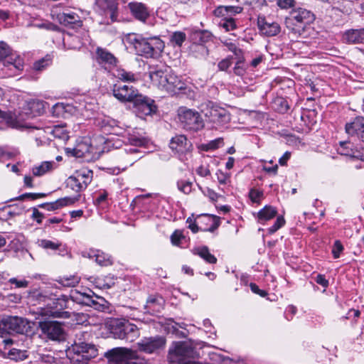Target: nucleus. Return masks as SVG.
Returning a JSON list of instances; mask_svg holds the SVG:
<instances>
[{"mask_svg": "<svg viewBox=\"0 0 364 364\" xmlns=\"http://www.w3.org/2000/svg\"><path fill=\"white\" fill-rule=\"evenodd\" d=\"M97 149L92 145L90 138L83 137L79 139L73 149V154L77 158H86L92 159L97 154Z\"/></svg>", "mask_w": 364, "mask_h": 364, "instance_id": "f8f14e48", "label": "nucleus"}, {"mask_svg": "<svg viewBox=\"0 0 364 364\" xmlns=\"http://www.w3.org/2000/svg\"><path fill=\"white\" fill-rule=\"evenodd\" d=\"M285 224V220L283 216H278L274 225L268 229L269 234H273L277 232L279 228L284 226Z\"/></svg>", "mask_w": 364, "mask_h": 364, "instance_id": "5fc2aeb1", "label": "nucleus"}, {"mask_svg": "<svg viewBox=\"0 0 364 364\" xmlns=\"http://www.w3.org/2000/svg\"><path fill=\"white\" fill-rule=\"evenodd\" d=\"M128 7L132 16L141 22H146L150 16L148 7L141 2H131Z\"/></svg>", "mask_w": 364, "mask_h": 364, "instance_id": "4be33fe9", "label": "nucleus"}, {"mask_svg": "<svg viewBox=\"0 0 364 364\" xmlns=\"http://www.w3.org/2000/svg\"><path fill=\"white\" fill-rule=\"evenodd\" d=\"M350 143L347 141H341L340 147L338 149V152L341 155L350 156L354 158L360 159L364 161V155L360 154L357 150H354L349 147Z\"/></svg>", "mask_w": 364, "mask_h": 364, "instance_id": "72a5a7b5", "label": "nucleus"}, {"mask_svg": "<svg viewBox=\"0 0 364 364\" xmlns=\"http://www.w3.org/2000/svg\"><path fill=\"white\" fill-rule=\"evenodd\" d=\"M169 353H173L176 355L181 357H192L194 354L193 348L185 342L176 343L174 348L173 350H170Z\"/></svg>", "mask_w": 364, "mask_h": 364, "instance_id": "7c9ffc66", "label": "nucleus"}, {"mask_svg": "<svg viewBox=\"0 0 364 364\" xmlns=\"http://www.w3.org/2000/svg\"><path fill=\"white\" fill-rule=\"evenodd\" d=\"M42 335L52 341H60L64 338V330L60 323L55 321L39 322Z\"/></svg>", "mask_w": 364, "mask_h": 364, "instance_id": "9d476101", "label": "nucleus"}, {"mask_svg": "<svg viewBox=\"0 0 364 364\" xmlns=\"http://www.w3.org/2000/svg\"><path fill=\"white\" fill-rule=\"evenodd\" d=\"M125 323L126 319L124 318H115L110 321V333L114 338L122 340L125 338Z\"/></svg>", "mask_w": 364, "mask_h": 364, "instance_id": "a878e982", "label": "nucleus"}, {"mask_svg": "<svg viewBox=\"0 0 364 364\" xmlns=\"http://www.w3.org/2000/svg\"><path fill=\"white\" fill-rule=\"evenodd\" d=\"M220 25L225 28L226 31H233L237 27L235 20L232 18H225L220 23Z\"/></svg>", "mask_w": 364, "mask_h": 364, "instance_id": "603ef678", "label": "nucleus"}, {"mask_svg": "<svg viewBox=\"0 0 364 364\" xmlns=\"http://www.w3.org/2000/svg\"><path fill=\"white\" fill-rule=\"evenodd\" d=\"M183 89H185V83L176 75L168 74L164 91L168 94L173 95L177 93L178 91Z\"/></svg>", "mask_w": 364, "mask_h": 364, "instance_id": "bb28decb", "label": "nucleus"}, {"mask_svg": "<svg viewBox=\"0 0 364 364\" xmlns=\"http://www.w3.org/2000/svg\"><path fill=\"white\" fill-rule=\"evenodd\" d=\"M177 187L182 193L188 194L192 191V183L186 180H181L177 182Z\"/></svg>", "mask_w": 364, "mask_h": 364, "instance_id": "de8ad7c7", "label": "nucleus"}, {"mask_svg": "<svg viewBox=\"0 0 364 364\" xmlns=\"http://www.w3.org/2000/svg\"><path fill=\"white\" fill-rule=\"evenodd\" d=\"M53 161H43L32 168V173L35 176H41L54 168Z\"/></svg>", "mask_w": 364, "mask_h": 364, "instance_id": "4c0bfd02", "label": "nucleus"}, {"mask_svg": "<svg viewBox=\"0 0 364 364\" xmlns=\"http://www.w3.org/2000/svg\"><path fill=\"white\" fill-rule=\"evenodd\" d=\"M314 19V15L308 10L302 8L293 10L286 18V26L294 33L301 35L306 26Z\"/></svg>", "mask_w": 364, "mask_h": 364, "instance_id": "7ed1b4c3", "label": "nucleus"}, {"mask_svg": "<svg viewBox=\"0 0 364 364\" xmlns=\"http://www.w3.org/2000/svg\"><path fill=\"white\" fill-rule=\"evenodd\" d=\"M9 357L14 360H23L27 358L26 351L17 348H12L9 351Z\"/></svg>", "mask_w": 364, "mask_h": 364, "instance_id": "49530a36", "label": "nucleus"}, {"mask_svg": "<svg viewBox=\"0 0 364 364\" xmlns=\"http://www.w3.org/2000/svg\"><path fill=\"white\" fill-rule=\"evenodd\" d=\"M223 144V139L218 138L215 140L210 141L208 144H207L205 146V150H213L218 149Z\"/></svg>", "mask_w": 364, "mask_h": 364, "instance_id": "e2e57ef3", "label": "nucleus"}, {"mask_svg": "<svg viewBox=\"0 0 364 364\" xmlns=\"http://www.w3.org/2000/svg\"><path fill=\"white\" fill-rule=\"evenodd\" d=\"M245 67L243 62L239 60L234 67V73L238 76H242L245 73Z\"/></svg>", "mask_w": 364, "mask_h": 364, "instance_id": "0e129e2a", "label": "nucleus"}, {"mask_svg": "<svg viewBox=\"0 0 364 364\" xmlns=\"http://www.w3.org/2000/svg\"><path fill=\"white\" fill-rule=\"evenodd\" d=\"M232 58H226L218 63V69L221 71H226L232 65Z\"/></svg>", "mask_w": 364, "mask_h": 364, "instance_id": "052dcab7", "label": "nucleus"}, {"mask_svg": "<svg viewBox=\"0 0 364 364\" xmlns=\"http://www.w3.org/2000/svg\"><path fill=\"white\" fill-rule=\"evenodd\" d=\"M257 27L259 33L267 37H273L278 35L281 31L280 25L264 16H259L257 18Z\"/></svg>", "mask_w": 364, "mask_h": 364, "instance_id": "4468645a", "label": "nucleus"}, {"mask_svg": "<svg viewBox=\"0 0 364 364\" xmlns=\"http://www.w3.org/2000/svg\"><path fill=\"white\" fill-rule=\"evenodd\" d=\"M3 63L9 77L19 75L24 66L23 60L19 55L14 53L7 58Z\"/></svg>", "mask_w": 364, "mask_h": 364, "instance_id": "f3484780", "label": "nucleus"}, {"mask_svg": "<svg viewBox=\"0 0 364 364\" xmlns=\"http://www.w3.org/2000/svg\"><path fill=\"white\" fill-rule=\"evenodd\" d=\"M95 9L100 15L109 16L112 21L116 20L117 10L116 0H95Z\"/></svg>", "mask_w": 364, "mask_h": 364, "instance_id": "dca6fc26", "label": "nucleus"}, {"mask_svg": "<svg viewBox=\"0 0 364 364\" xmlns=\"http://www.w3.org/2000/svg\"><path fill=\"white\" fill-rule=\"evenodd\" d=\"M196 172L199 176L202 177H206L210 175V171L208 167L203 165L200 166L197 168Z\"/></svg>", "mask_w": 364, "mask_h": 364, "instance_id": "774afa93", "label": "nucleus"}, {"mask_svg": "<svg viewBox=\"0 0 364 364\" xmlns=\"http://www.w3.org/2000/svg\"><path fill=\"white\" fill-rule=\"evenodd\" d=\"M191 252L195 255L199 256L209 264H215L217 262V258L210 252L207 246L195 247L191 250Z\"/></svg>", "mask_w": 364, "mask_h": 364, "instance_id": "c756f323", "label": "nucleus"}, {"mask_svg": "<svg viewBox=\"0 0 364 364\" xmlns=\"http://www.w3.org/2000/svg\"><path fill=\"white\" fill-rule=\"evenodd\" d=\"M184 239V236L181 230H175L171 236V241L172 245L175 246H179L182 240Z\"/></svg>", "mask_w": 364, "mask_h": 364, "instance_id": "6e6d98bb", "label": "nucleus"}, {"mask_svg": "<svg viewBox=\"0 0 364 364\" xmlns=\"http://www.w3.org/2000/svg\"><path fill=\"white\" fill-rule=\"evenodd\" d=\"M77 200L78 198L65 197L63 198H60L53 203H42L39 205V207L45 208L47 210L51 211L57 210L63 206L72 205Z\"/></svg>", "mask_w": 364, "mask_h": 364, "instance_id": "cd10ccee", "label": "nucleus"}, {"mask_svg": "<svg viewBox=\"0 0 364 364\" xmlns=\"http://www.w3.org/2000/svg\"><path fill=\"white\" fill-rule=\"evenodd\" d=\"M113 75L123 82H133L138 79L137 75L122 68H116L113 72Z\"/></svg>", "mask_w": 364, "mask_h": 364, "instance_id": "473e14b6", "label": "nucleus"}, {"mask_svg": "<svg viewBox=\"0 0 364 364\" xmlns=\"http://www.w3.org/2000/svg\"><path fill=\"white\" fill-rule=\"evenodd\" d=\"M58 18L60 23L65 26H71L75 23H80V17L73 12L59 14Z\"/></svg>", "mask_w": 364, "mask_h": 364, "instance_id": "c9c22d12", "label": "nucleus"}, {"mask_svg": "<svg viewBox=\"0 0 364 364\" xmlns=\"http://www.w3.org/2000/svg\"><path fill=\"white\" fill-rule=\"evenodd\" d=\"M97 61L101 64L114 65L116 63V58L108 50L97 48L96 50Z\"/></svg>", "mask_w": 364, "mask_h": 364, "instance_id": "2f4dec72", "label": "nucleus"}, {"mask_svg": "<svg viewBox=\"0 0 364 364\" xmlns=\"http://www.w3.org/2000/svg\"><path fill=\"white\" fill-rule=\"evenodd\" d=\"M84 257L95 258V262L100 266H109L112 264V257L99 250H89L82 252Z\"/></svg>", "mask_w": 364, "mask_h": 364, "instance_id": "aec40b11", "label": "nucleus"}, {"mask_svg": "<svg viewBox=\"0 0 364 364\" xmlns=\"http://www.w3.org/2000/svg\"><path fill=\"white\" fill-rule=\"evenodd\" d=\"M9 282L15 284L16 288H26L28 286V282L26 279L18 280L16 278H11Z\"/></svg>", "mask_w": 364, "mask_h": 364, "instance_id": "680f3d73", "label": "nucleus"}, {"mask_svg": "<svg viewBox=\"0 0 364 364\" xmlns=\"http://www.w3.org/2000/svg\"><path fill=\"white\" fill-rule=\"evenodd\" d=\"M171 149L178 154H184L190 150L191 144L185 135L179 134L173 136L170 141Z\"/></svg>", "mask_w": 364, "mask_h": 364, "instance_id": "412c9836", "label": "nucleus"}, {"mask_svg": "<svg viewBox=\"0 0 364 364\" xmlns=\"http://www.w3.org/2000/svg\"><path fill=\"white\" fill-rule=\"evenodd\" d=\"M133 357L129 360V364H148L147 360L139 356L136 350H134V355Z\"/></svg>", "mask_w": 364, "mask_h": 364, "instance_id": "69168bd1", "label": "nucleus"}, {"mask_svg": "<svg viewBox=\"0 0 364 364\" xmlns=\"http://www.w3.org/2000/svg\"><path fill=\"white\" fill-rule=\"evenodd\" d=\"M165 343L166 340L164 337L155 336L144 338L140 342L137 343V346L141 351L152 353L163 348Z\"/></svg>", "mask_w": 364, "mask_h": 364, "instance_id": "2eb2a0df", "label": "nucleus"}, {"mask_svg": "<svg viewBox=\"0 0 364 364\" xmlns=\"http://www.w3.org/2000/svg\"><path fill=\"white\" fill-rule=\"evenodd\" d=\"M346 132L349 135H356L360 137L364 132V117H355L352 122H348L345 127Z\"/></svg>", "mask_w": 364, "mask_h": 364, "instance_id": "b1692460", "label": "nucleus"}, {"mask_svg": "<svg viewBox=\"0 0 364 364\" xmlns=\"http://www.w3.org/2000/svg\"><path fill=\"white\" fill-rule=\"evenodd\" d=\"M274 105L275 109L282 113L286 112L289 109L287 102L283 98H278L274 100Z\"/></svg>", "mask_w": 364, "mask_h": 364, "instance_id": "8fccbe9b", "label": "nucleus"}, {"mask_svg": "<svg viewBox=\"0 0 364 364\" xmlns=\"http://www.w3.org/2000/svg\"><path fill=\"white\" fill-rule=\"evenodd\" d=\"M16 213L11 209V208H4L0 210V218L4 220H8L11 217H13Z\"/></svg>", "mask_w": 364, "mask_h": 364, "instance_id": "bf43d9fd", "label": "nucleus"}, {"mask_svg": "<svg viewBox=\"0 0 364 364\" xmlns=\"http://www.w3.org/2000/svg\"><path fill=\"white\" fill-rule=\"evenodd\" d=\"M89 292L92 293V294L86 292H80L77 290H71L70 296L73 301L77 303L95 306L98 303L93 299V297L95 296L97 299H102V298L97 296L90 290Z\"/></svg>", "mask_w": 364, "mask_h": 364, "instance_id": "6ab92c4d", "label": "nucleus"}, {"mask_svg": "<svg viewBox=\"0 0 364 364\" xmlns=\"http://www.w3.org/2000/svg\"><path fill=\"white\" fill-rule=\"evenodd\" d=\"M28 107L31 110L32 116L40 115L43 112V103L41 101L33 100L29 102Z\"/></svg>", "mask_w": 364, "mask_h": 364, "instance_id": "37998d69", "label": "nucleus"}, {"mask_svg": "<svg viewBox=\"0 0 364 364\" xmlns=\"http://www.w3.org/2000/svg\"><path fill=\"white\" fill-rule=\"evenodd\" d=\"M343 41L349 44L364 43V28L349 29L343 34Z\"/></svg>", "mask_w": 364, "mask_h": 364, "instance_id": "393cba45", "label": "nucleus"}, {"mask_svg": "<svg viewBox=\"0 0 364 364\" xmlns=\"http://www.w3.org/2000/svg\"><path fill=\"white\" fill-rule=\"evenodd\" d=\"M127 140L130 145L134 146H142L146 143V139L144 137L134 134H129Z\"/></svg>", "mask_w": 364, "mask_h": 364, "instance_id": "a18cd8bd", "label": "nucleus"}, {"mask_svg": "<svg viewBox=\"0 0 364 364\" xmlns=\"http://www.w3.org/2000/svg\"><path fill=\"white\" fill-rule=\"evenodd\" d=\"M277 214V210L275 208L271 205H265L257 213L256 218L259 223L264 224L267 221L274 218Z\"/></svg>", "mask_w": 364, "mask_h": 364, "instance_id": "c85d7f7f", "label": "nucleus"}, {"mask_svg": "<svg viewBox=\"0 0 364 364\" xmlns=\"http://www.w3.org/2000/svg\"><path fill=\"white\" fill-rule=\"evenodd\" d=\"M186 39V35L182 31H175L170 35V43L173 46L181 47Z\"/></svg>", "mask_w": 364, "mask_h": 364, "instance_id": "a19ab883", "label": "nucleus"}, {"mask_svg": "<svg viewBox=\"0 0 364 364\" xmlns=\"http://www.w3.org/2000/svg\"><path fill=\"white\" fill-rule=\"evenodd\" d=\"M80 278L76 275H72L70 277H63L60 279L59 283L68 287H73L79 284Z\"/></svg>", "mask_w": 364, "mask_h": 364, "instance_id": "c03bdc74", "label": "nucleus"}, {"mask_svg": "<svg viewBox=\"0 0 364 364\" xmlns=\"http://www.w3.org/2000/svg\"><path fill=\"white\" fill-rule=\"evenodd\" d=\"M139 336L137 326L126 320L125 323V340L130 342L134 341Z\"/></svg>", "mask_w": 364, "mask_h": 364, "instance_id": "58836bf2", "label": "nucleus"}, {"mask_svg": "<svg viewBox=\"0 0 364 364\" xmlns=\"http://www.w3.org/2000/svg\"><path fill=\"white\" fill-rule=\"evenodd\" d=\"M343 250V246L339 240H336L332 249V254L334 258H338Z\"/></svg>", "mask_w": 364, "mask_h": 364, "instance_id": "13d9d810", "label": "nucleus"}, {"mask_svg": "<svg viewBox=\"0 0 364 364\" xmlns=\"http://www.w3.org/2000/svg\"><path fill=\"white\" fill-rule=\"evenodd\" d=\"M32 215L31 218L34 220H36L38 224H41L42 223L43 215L41 212L38 211V210L36 208H33L32 209Z\"/></svg>", "mask_w": 364, "mask_h": 364, "instance_id": "338daca9", "label": "nucleus"}, {"mask_svg": "<svg viewBox=\"0 0 364 364\" xmlns=\"http://www.w3.org/2000/svg\"><path fill=\"white\" fill-rule=\"evenodd\" d=\"M215 176L219 185L224 186L221 188V190L225 193L231 186V174L218 169L215 173Z\"/></svg>", "mask_w": 364, "mask_h": 364, "instance_id": "f704fd0d", "label": "nucleus"}, {"mask_svg": "<svg viewBox=\"0 0 364 364\" xmlns=\"http://www.w3.org/2000/svg\"><path fill=\"white\" fill-rule=\"evenodd\" d=\"M69 353H73L71 359L79 364H87L89 360L97 355L96 347L84 342L75 343Z\"/></svg>", "mask_w": 364, "mask_h": 364, "instance_id": "423d86ee", "label": "nucleus"}, {"mask_svg": "<svg viewBox=\"0 0 364 364\" xmlns=\"http://www.w3.org/2000/svg\"><path fill=\"white\" fill-rule=\"evenodd\" d=\"M38 299L40 301L45 303L50 310H44L41 309V314L45 316H51L53 317H58L60 316V313L58 310H53V308H58V305L59 304L60 308L66 307V300L65 299V296L63 299L55 298V296L49 295L46 291L42 292L38 295Z\"/></svg>", "mask_w": 364, "mask_h": 364, "instance_id": "6e6552de", "label": "nucleus"}, {"mask_svg": "<svg viewBox=\"0 0 364 364\" xmlns=\"http://www.w3.org/2000/svg\"><path fill=\"white\" fill-rule=\"evenodd\" d=\"M186 223H188V228L194 233L198 232L199 230L213 232L220 225L219 218L208 214L200 215L195 220L191 218H188Z\"/></svg>", "mask_w": 364, "mask_h": 364, "instance_id": "39448f33", "label": "nucleus"}, {"mask_svg": "<svg viewBox=\"0 0 364 364\" xmlns=\"http://www.w3.org/2000/svg\"><path fill=\"white\" fill-rule=\"evenodd\" d=\"M21 319L17 316H9L3 318L0 321V333H18L21 330L20 326Z\"/></svg>", "mask_w": 364, "mask_h": 364, "instance_id": "a211bd4d", "label": "nucleus"}, {"mask_svg": "<svg viewBox=\"0 0 364 364\" xmlns=\"http://www.w3.org/2000/svg\"><path fill=\"white\" fill-rule=\"evenodd\" d=\"M134 355V350L124 347L114 348L105 354L108 364H129V360Z\"/></svg>", "mask_w": 364, "mask_h": 364, "instance_id": "9b49d317", "label": "nucleus"}, {"mask_svg": "<svg viewBox=\"0 0 364 364\" xmlns=\"http://www.w3.org/2000/svg\"><path fill=\"white\" fill-rule=\"evenodd\" d=\"M60 243L53 242L49 240H41L39 241V245L44 249L57 250L60 246Z\"/></svg>", "mask_w": 364, "mask_h": 364, "instance_id": "3c124183", "label": "nucleus"}, {"mask_svg": "<svg viewBox=\"0 0 364 364\" xmlns=\"http://www.w3.org/2000/svg\"><path fill=\"white\" fill-rule=\"evenodd\" d=\"M9 46L4 43H0V61L6 60L7 58L13 55Z\"/></svg>", "mask_w": 364, "mask_h": 364, "instance_id": "09e8293b", "label": "nucleus"}, {"mask_svg": "<svg viewBox=\"0 0 364 364\" xmlns=\"http://www.w3.org/2000/svg\"><path fill=\"white\" fill-rule=\"evenodd\" d=\"M93 172L87 168L76 171L67 180V185L76 193L85 190L92 180Z\"/></svg>", "mask_w": 364, "mask_h": 364, "instance_id": "0eeeda50", "label": "nucleus"}, {"mask_svg": "<svg viewBox=\"0 0 364 364\" xmlns=\"http://www.w3.org/2000/svg\"><path fill=\"white\" fill-rule=\"evenodd\" d=\"M178 117L183 128L188 131L198 132L204 127V122L198 112L181 107L178 111Z\"/></svg>", "mask_w": 364, "mask_h": 364, "instance_id": "20e7f679", "label": "nucleus"}, {"mask_svg": "<svg viewBox=\"0 0 364 364\" xmlns=\"http://www.w3.org/2000/svg\"><path fill=\"white\" fill-rule=\"evenodd\" d=\"M262 196V191L257 189H251L249 193V197L253 203H259Z\"/></svg>", "mask_w": 364, "mask_h": 364, "instance_id": "4d7b16f0", "label": "nucleus"}, {"mask_svg": "<svg viewBox=\"0 0 364 364\" xmlns=\"http://www.w3.org/2000/svg\"><path fill=\"white\" fill-rule=\"evenodd\" d=\"M124 152V162L129 165H132L142 157L141 152L137 148H125Z\"/></svg>", "mask_w": 364, "mask_h": 364, "instance_id": "e433bc0d", "label": "nucleus"}, {"mask_svg": "<svg viewBox=\"0 0 364 364\" xmlns=\"http://www.w3.org/2000/svg\"><path fill=\"white\" fill-rule=\"evenodd\" d=\"M113 95L120 102H133L139 95L138 90L133 86L114 85L112 89Z\"/></svg>", "mask_w": 364, "mask_h": 364, "instance_id": "ddd939ff", "label": "nucleus"}, {"mask_svg": "<svg viewBox=\"0 0 364 364\" xmlns=\"http://www.w3.org/2000/svg\"><path fill=\"white\" fill-rule=\"evenodd\" d=\"M124 41L137 55L145 58L159 56L165 47L164 42L158 36L145 37L141 34L129 33Z\"/></svg>", "mask_w": 364, "mask_h": 364, "instance_id": "f257e3e1", "label": "nucleus"}, {"mask_svg": "<svg viewBox=\"0 0 364 364\" xmlns=\"http://www.w3.org/2000/svg\"><path fill=\"white\" fill-rule=\"evenodd\" d=\"M136 115L140 118L151 115L156 112L157 107L154 101L139 93L137 97L132 102Z\"/></svg>", "mask_w": 364, "mask_h": 364, "instance_id": "1a4fd4ad", "label": "nucleus"}, {"mask_svg": "<svg viewBox=\"0 0 364 364\" xmlns=\"http://www.w3.org/2000/svg\"><path fill=\"white\" fill-rule=\"evenodd\" d=\"M149 75L153 85L157 87L159 89L165 90L168 74L165 73V72H164L162 70L154 69L151 70L149 72Z\"/></svg>", "mask_w": 364, "mask_h": 364, "instance_id": "5701e85b", "label": "nucleus"}, {"mask_svg": "<svg viewBox=\"0 0 364 364\" xmlns=\"http://www.w3.org/2000/svg\"><path fill=\"white\" fill-rule=\"evenodd\" d=\"M50 63V58H42L33 64V69L37 71H41L43 69H45L46 67L49 65Z\"/></svg>", "mask_w": 364, "mask_h": 364, "instance_id": "864d4df0", "label": "nucleus"}, {"mask_svg": "<svg viewBox=\"0 0 364 364\" xmlns=\"http://www.w3.org/2000/svg\"><path fill=\"white\" fill-rule=\"evenodd\" d=\"M50 134L57 139L67 141L69 139L68 132L64 126H55L50 131Z\"/></svg>", "mask_w": 364, "mask_h": 364, "instance_id": "79ce46f5", "label": "nucleus"}, {"mask_svg": "<svg viewBox=\"0 0 364 364\" xmlns=\"http://www.w3.org/2000/svg\"><path fill=\"white\" fill-rule=\"evenodd\" d=\"M201 112L204 114L207 122L215 129L224 127L231 120L230 114L227 109L212 102H207L205 107H202Z\"/></svg>", "mask_w": 364, "mask_h": 364, "instance_id": "f03ea898", "label": "nucleus"}, {"mask_svg": "<svg viewBox=\"0 0 364 364\" xmlns=\"http://www.w3.org/2000/svg\"><path fill=\"white\" fill-rule=\"evenodd\" d=\"M242 11V8L240 6H220L215 11V14L216 16H225V14H240Z\"/></svg>", "mask_w": 364, "mask_h": 364, "instance_id": "ea45409f", "label": "nucleus"}]
</instances>
